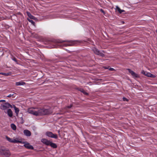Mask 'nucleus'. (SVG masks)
I'll use <instances>...</instances> for the list:
<instances>
[{
    "label": "nucleus",
    "mask_w": 157,
    "mask_h": 157,
    "mask_svg": "<svg viewBox=\"0 0 157 157\" xmlns=\"http://www.w3.org/2000/svg\"><path fill=\"white\" fill-rule=\"evenodd\" d=\"M38 116L49 114L52 113V111L49 109L44 108L38 109Z\"/></svg>",
    "instance_id": "nucleus-1"
},
{
    "label": "nucleus",
    "mask_w": 157,
    "mask_h": 157,
    "mask_svg": "<svg viewBox=\"0 0 157 157\" xmlns=\"http://www.w3.org/2000/svg\"><path fill=\"white\" fill-rule=\"evenodd\" d=\"M10 108H13V106L8 102H6L2 104L0 106V109L4 110L6 113V112L5 110Z\"/></svg>",
    "instance_id": "nucleus-2"
},
{
    "label": "nucleus",
    "mask_w": 157,
    "mask_h": 157,
    "mask_svg": "<svg viewBox=\"0 0 157 157\" xmlns=\"http://www.w3.org/2000/svg\"><path fill=\"white\" fill-rule=\"evenodd\" d=\"M63 42H67V43L64 44L63 46H72L74 45L75 44V41L71 40H60L59 41V42L60 43H62Z\"/></svg>",
    "instance_id": "nucleus-3"
},
{
    "label": "nucleus",
    "mask_w": 157,
    "mask_h": 157,
    "mask_svg": "<svg viewBox=\"0 0 157 157\" xmlns=\"http://www.w3.org/2000/svg\"><path fill=\"white\" fill-rule=\"evenodd\" d=\"M36 108L34 107H32L29 108L27 110V112L31 114H33L36 116H38V110H35L34 109H36Z\"/></svg>",
    "instance_id": "nucleus-4"
},
{
    "label": "nucleus",
    "mask_w": 157,
    "mask_h": 157,
    "mask_svg": "<svg viewBox=\"0 0 157 157\" xmlns=\"http://www.w3.org/2000/svg\"><path fill=\"white\" fill-rule=\"evenodd\" d=\"M93 51L94 52V53L96 54L99 55L102 57H104V55L103 53L101 52L99 50L97 49L94 48L93 49Z\"/></svg>",
    "instance_id": "nucleus-5"
},
{
    "label": "nucleus",
    "mask_w": 157,
    "mask_h": 157,
    "mask_svg": "<svg viewBox=\"0 0 157 157\" xmlns=\"http://www.w3.org/2000/svg\"><path fill=\"white\" fill-rule=\"evenodd\" d=\"M46 135L48 137L55 139H57L58 137L57 136L56 134H54L52 132H47L46 133Z\"/></svg>",
    "instance_id": "nucleus-6"
},
{
    "label": "nucleus",
    "mask_w": 157,
    "mask_h": 157,
    "mask_svg": "<svg viewBox=\"0 0 157 157\" xmlns=\"http://www.w3.org/2000/svg\"><path fill=\"white\" fill-rule=\"evenodd\" d=\"M23 143L24 144V146L25 148L31 150L34 149L32 145H30L29 143L25 142H23Z\"/></svg>",
    "instance_id": "nucleus-7"
},
{
    "label": "nucleus",
    "mask_w": 157,
    "mask_h": 157,
    "mask_svg": "<svg viewBox=\"0 0 157 157\" xmlns=\"http://www.w3.org/2000/svg\"><path fill=\"white\" fill-rule=\"evenodd\" d=\"M127 70H128L129 72L131 74L133 78H138L139 77L137 74L136 73L133 71L131 70L130 69H128Z\"/></svg>",
    "instance_id": "nucleus-8"
},
{
    "label": "nucleus",
    "mask_w": 157,
    "mask_h": 157,
    "mask_svg": "<svg viewBox=\"0 0 157 157\" xmlns=\"http://www.w3.org/2000/svg\"><path fill=\"white\" fill-rule=\"evenodd\" d=\"M41 142L46 145L49 146L50 141L46 139H42L41 140Z\"/></svg>",
    "instance_id": "nucleus-9"
},
{
    "label": "nucleus",
    "mask_w": 157,
    "mask_h": 157,
    "mask_svg": "<svg viewBox=\"0 0 157 157\" xmlns=\"http://www.w3.org/2000/svg\"><path fill=\"white\" fill-rule=\"evenodd\" d=\"M2 155L6 157H9L10 155V153L9 150L5 149Z\"/></svg>",
    "instance_id": "nucleus-10"
},
{
    "label": "nucleus",
    "mask_w": 157,
    "mask_h": 157,
    "mask_svg": "<svg viewBox=\"0 0 157 157\" xmlns=\"http://www.w3.org/2000/svg\"><path fill=\"white\" fill-rule=\"evenodd\" d=\"M24 134L27 136H29L31 135L30 132L28 130H25L24 131Z\"/></svg>",
    "instance_id": "nucleus-11"
},
{
    "label": "nucleus",
    "mask_w": 157,
    "mask_h": 157,
    "mask_svg": "<svg viewBox=\"0 0 157 157\" xmlns=\"http://www.w3.org/2000/svg\"><path fill=\"white\" fill-rule=\"evenodd\" d=\"M8 116L10 117H11L13 116V112L10 109H9L7 110V112Z\"/></svg>",
    "instance_id": "nucleus-12"
},
{
    "label": "nucleus",
    "mask_w": 157,
    "mask_h": 157,
    "mask_svg": "<svg viewBox=\"0 0 157 157\" xmlns=\"http://www.w3.org/2000/svg\"><path fill=\"white\" fill-rule=\"evenodd\" d=\"M16 85L17 86H23L25 84V83L23 81H20L17 82L15 83Z\"/></svg>",
    "instance_id": "nucleus-13"
},
{
    "label": "nucleus",
    "mask_w": 157,
    "mask_h": 157,
    "mask_svg": "<svg viewBox=\"0 0 157 157\" xmlns=\"http://www.w3.org/2000/svg\"><path fill=\"white\" fill-rule=\"evenodd\" d=\"M49 146H51V147L54 148H56L57 147V145L56 144L51 141L50 142Z\"/></svg>",
    "instance_id": "nucleus-14"
},
{
    "label": "nucleus",
    "mask_w": 157,
    "mask_h": 157,
    "mask_svg": "<svg viewBox=\"0 0 157 157\" xmlns=\"http://www.w3.org/2000/svg\"><path fill=\"white\" fill-rule=\"evenodd\" d=\"M13 108L15 110V113H16L17 115L19 112V109L18 108L16 107L14 105H13Z\"/></svg>",
    "instance_id": "nucleus-15"
},
{
    "label": "nucleus",
    "mask_w": 157,
    "mask_h": 157,
    "mask_svg": "<svg viewBox=\"0 0 157 157\" xmlns=\"http://www.w3.org/2000/svg\"><path fill=\"white\" fill-rule=\"evenodd\" d=\"M27 14L28 17L31 19H35V17L34 16L31 15V14L29 12H27Z\"/></svg>",
    "instance_id": "nucleus-16"
},
{
    "label": "nucleus",
    "mask_w": 157,
    "mask_h": 157,
    "mask_svg": "<svg viewBox=\"0 0 157 157\" xmlns=\"http://www.w3.org/2000/svg\"><path fill=\"white\" fill-rule=\"evenodd\" d=\"M14 143H21L22 142L21 141H19V140H16L15 139H12V142Z\"/></svg>",
    "instance_id": "nucleus-17"
},
{
    "label": "nucleus",
    "mask_w": 157,
    "mask_h": 157,
    "mask_svg": "<svg viewBox=\"0 0 157 157\" xmlns=\"http://www.w3.org/2000/svg\"><path fill=\"white\" fill-rule=\"evenodd\" d=\"M5 149L4 147H0V154L2 155Z\"/></svg>",
    "instance_id": "nucleus-18"
},
{
    "label": "nucleus",
    "mask_w": 157,
    "mask_h": 157,
    "mask_svg": "<svg viewBox=\"0 0 157 157\" xmlns=\"http://www.w3.org/2000/svg\"><path fill=\"white\" fill-rule=\"evenodd\" d=\"M141 73L146 76H147L148 77V74H150V73L147 72L146 71H142L141 72Z\"/></svg>",
    "instance_id": "nucleus-19"
},
{
    "label": "nucleus",
    "mask_w": 157,
    "mask_h": 157,
    "mask_svg": "<svg viewBox=\"0 0 157 157\" xmlns=\"http://www.w3.org/2000/svg\"><path fill=\"white\" fill-rule=\"evenodd\" d=\"M11 127L14 130L16 129V126L15 125L13 124H11Z\"/></svg>",
    "instance_id": "nucleus-20"
},
{
    "label": "nucleus",
    "mask_w": 157,
    "mask_h": 157,
    "mask_svg": "<svg viewBox=\"0 0 157 157\" xmlns=\"http://www.w3.org/2000/svg\"><path fill=\"white\" fill-rule=\"evenodd\" d=\"M117 9L118 11L120 13H122L124 11L123 10H121L119 7H117Z\"/></svg>",
    "instance_id": "nucleus-21"
},
{
    "label": "nucleus",
    "mask_w": 157,
    "mask_h": 157,
    "mask_svg": "<svg viewBox=\"0 0 157 157\" xmlns=\"http://www.w3.org/2000/svg\"><path fill=\"white\" fill-rule=\"evenodd\" d=\"M148 74V77L152 78H155V75L152 74L151 73Z\"/></svg>",
    "instance_id": "nucleus-22"
},
{
    "label": "nucleus",
    "mask_w": 157,
    "mask_h": 157,
    "mask_svg": "<svg viewBox=\"0 0 157 157\" xmlns=\"http://www.w3.org/2000/svg\"><path fill=\"white\" fill-rule=\"evenodd\" d=\"M6 139L10 142H12V140L9 137H8L6 136Z\"/></svg>",
    "instance_id": "nucleus-23"
},
{
    "label": "nucleus",
    "mask_w": 157,
    "mask_h": 157,
    "mask_svg": "<svg viewBox=\"0 0 157 157\" xmlns=\"http://www.w3.org/2000/svg\"><path fill=\"white\" fill-rule=\"evenodd\" d=\"M80 91L81 92H82V93H83L84 94H85L86 95H88V93H87V92H86L84 90L82 89Z\"/></svg>",
    "instance_id": "nucleus-24"
},
{
    "label": "nucleus",
    "mask_w": 157,
    "mask_h": 157,
    "mask_svg": "<svg viewBox=\"0 0 157 157\" xmlns=\"http://www.w3.org/2000/svg\"><path fill=\"white\" fill-rule=\"evenodd\" d=\"M28 20L29 22H30L32 24H33V25H34L35 24V22L33 20L28 19Z\"/></svg>",
    "instance_id": "nucleus-25"
},
{
    "label": "nucleus",
    "mask_w": 157,
    "mask_h": 157,
    "mask_svg": "<svg viewBox=\"0 0 157 157\" xmlns=\"http://www.w3.org/2000/svg\"><path fill=\"white\" fill-rule=\"evenodd\" d=\"M1 74L2 75H4L5 76H8L10 75L9 73H1Z\"/></svg>",
    "instance_id": "nucleus-26"
},
{
    "label": "nucleus",
    "mask_w": 157,
    "mask_h": 157,
    "mask_svg": "<svg viewBox=\"0 0 157 157\" xmlns=\"http://www.w3.org/2000/svg\"><path fill=\"white\" fill-rule=\"evenodd\" d=\"M12 60H13V61H14L15 62H16L17 63V60L16 59L15 57H13L12 58Z\"/></svg>",
    "instance_id": "nucleus-27"
},
{
    "label": "nucleus",
    "mask_w": 157,
    "mask_h": 157,
    "mask_svg": "<svg viewBox=\"0 0 157 157\" xmlns=\"http://www.w3.org/2000/svg\"><path fill=\"white\" fill-rule=\"evenodd\" d=\"M123 100L124 101H128V100L127 98H125L124 97V98H123Z\"/></svg>",
    "instance_id": "nucleus-28"
},
{
    "label": "nucleus",
    "mask_w": 157,
    "mask_h": 157,
    "mask_svg": "<svg viewBox=\"0 0 157 157\" xmlns=\"http://www.w3.org/2000/svg\"><path fill=\"white\" fill-rule=\"evenodd\" d=\"M72 106V105L71 104L69 106H68L66 107V108L70 109L71 108Z\"/></svg>",
    "instance_id": "nucleus-29"
},
{
    "label": "nucleus",
    "mask_w": 157,
    "mask_h": 157,
    "mask_svg": "<svg viewBox=\"0 0 157 157\" xmlns=\"http://www.w3.org/2000/svg\"><path fill=\"white\" fill-rule=\"evenodd\" d=\"M13 94H10L7 97H10L11 96H13Z\"/></svg>",
    "instance_id": "nucleus-30"
},
{
    "label": "nucleus",
    "mask_w": 157,
    "mask_h": 157,
    "mask_svg": "<svg viewBox=\"0 0 157 157\" xmlns=\"http://www.w3.org/2000/svg\"><path fill=\"white\" fill-rule=\"evenodd\" d=\"M100 11L101 12H102V13H104V14L105 13L104 11L102 9H100Z\"/></svg>",
    "instance_id": "nucleus-31"
},
{
    "label": "nucleus",
    "mask_w": 157,
    "mask_h": 157,
    "mask_svg": "<svg viewBox=\"0 0 157 157\" xmlns=\"http://www.w3.org/2000/svg\"><path fill=\"white\" fill-rule=\"evenodd\" d=\"M6 101L4 100H0V102H5Z\"/></svg>",
    "instance_id": "nucleus-32"
},
{
    "label": "nucleus",
    "mask_w": 157,
    "mask_h": 157,
    "mask_svg": "<svg viewBox=\"0 0 157 157\" xmlns=\"http://www.w3.org/2000/svg\"><path fill=\"white\" fill-rule=\"evenodd\" d=\"M109 69L111 71H113V70H114V69L112 68H110Z\"/></svg>",
    "instance_id": "nucleus-33"
},
{
    "label": "nucleus",
    "mask_w": 157,
    "mask_h": 157,
    "mask_svg": "<svg viewBox=\"0 0 157 157\" xmlns=\"http://www.w3.org/2000/svg\"><path fill=\"white\" fill-rule=\"evenodd\" d=\"M1 73H2L0 72V74H1Z\"/></svg>",
    "instance_id": "nucleus-34"
},
{
    "label": "nucleus",
    "mask_w": 157,
    "mask_h": 157,
    "mask_svg": "<svg viewBox=\"0 0 157 157\" xmlns=\"http://www.w3.org/2000/svg\"><path fill=\"white\" fill-rule=\"evenodd\" d=\"M156 32L157 33V30H156Z\"/></svg>",
    "instance_id": "nucleus-35"
}]
</instances>
